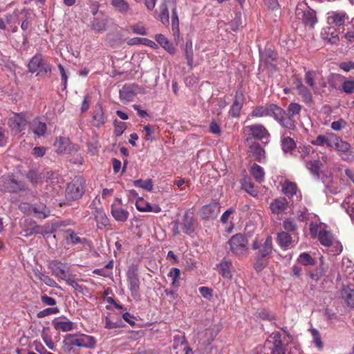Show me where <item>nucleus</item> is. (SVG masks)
I'll return each mask as SVG.
<instances>
[{
	"mask_svg": "<svg viewBox=\"0 0 354 354\" xmlns=\"http://www.w3.org/2000/svg\"><path fill=\"white\" fill-rule=\"evenodd\" d=\"M230 251L233 254L243 257L248 254V240L241 234H236L231 237L227 242Z\"/></svg>",
	"mask_w": 354,
	"mask_h": 354,
	"instance_id": "f257e3e1",
	"label": "nucleus"
},
{
	"mask_svg": "<svg viewBox=\"0 0 354 354\" xmlns=\"http://www.w3.org/2000/svg\"><path fill=\"white\" fill-rule=\"evenodd\" d=\"M64 342L71 346H78L86 348H93L96 345V341L93 336L86 334H68L66 336Z\"/></svg>",
	"mask_w": 354,
	"mask_h": 354,
	"instance_id": "f03ea898",
	"label": "nucleus"
},
{
	"mask_svg": "<svg viewBox=\"0 0 354 354\" xmlns=\"http://www.w3.org/2000/svg\"><path fill=\"white\" fill-rule=\"evenodd\" d=\"M85 192V180L77 176L68 183L66 189V196L68 199L76 200L82 196Z\"/></svg>",
	"mask_w": 354,
	"mask_h": 354,
	"instance_id": "7ed1b4c3",
	"label": "nucleus"
},
{
	"mask_svg": "<svg viewBox=\"0 0 354 354\" xmlns=\"http://www.w3.org/2000/svg\"><path fill=\"white\" fill-rule=\"evenodd\" d=\"M28 66L30 73L37 72V76L44 75L51 71L50 64L40 54L35 55L29 62Z\"/></svg>",
	"mask_w": 354,
	"mask_h": 354,
	"instance_id": "20e7f679",
	"label": "nucleus"
},
{
	"mask_svg": "<svg viewBox=\"0 0 354 354\" xmlns=\"http://www.w3.org/2000/svg\"><path fill=\"white\" fill-rule=\"evenodd\" d=\"M29 119L28 115L26 113H13L9 118L8 124L14 133H19L26 129Z\"/></svg>",
	"mask_w": 354,
	"mask_h": 354,
	"instance_id": "39448f33",
	"label": "nucleus"
},
{
	"mask_svg": "<svg viewBox=\"0 0 354 354\" xmlns=\"http://www.w3.org/2000/svg\"><path fill=\"white\" fill-rule=\"evenodd\" d=\"M274 120L281 127L289 130H294L296 128V123L294 120L287 114V111L277 106L274 115Z\"/></svg>",
	"mask_w": 354,
	"mask_h": 354,
	"instance_id": "423d86ee",
	"label": "nucleus"
},
{
	"mask_svg": "<svg viewBox=\"0 0 354 354\" xmlns=\"http://www.w3.org/2000/svg\"><path fill=\"white\" fill-rule=\"evenodd\" d=\"M243 132L248 135L247 140L252 138L261 140L270 136L266 128L261 124L246 126L243 127Z\"/></svg>",
	"mask_w": 354,
	"mask_h": 354,
	"instance_id": "0eeeda50",
	"label": "nucleus"
},
{
	"mask_svg": "<svg viewBox=\"0 0 354 354\" xmlns=\"http://www.w3.org/2000/svg\"><path fill=\"white\" fill-rule=\"evenodd\" d=\"M127 277L129 288L131 292V295L136 297L138 295L140 288V280L138 276L137 267L135 266H130L127 271Z\"/></svg>",
	"mask_w": 354,
	"mask_h": 354,
	"instance_id": "6e6552de",
	"label": "nucleus"
},
{
	"mask_svg": "<svg viewBox=\"0 0 354 354\" xmlns=\"http://www.w3.org/2000/svg\"><path fill=\"white\" fill-rule=\"evenodd\" d=\"M277 105L274 104H266L254 107L249 115L252 118H263L272 116L274 118Z\"/></svg>",
	"mask_w": 354,
	"mask_h": 354,
	"instance_id": "1a4fd4ad",
	"label": "nucleus"
},
{
	"mask_svg": "<svg viewBox=\"0 0 354 354\" xmlns=\"http://www.w3.org/2000/svg\"><path fill=\"white\" fill-rule=\"evenodd\" d=\"M48 268L53 274L65 281L70 275L68 274V266L58 260H53L48 263Z\"/></svg>",
	"mask_w": 354,
	"mask_h": 354,
	"instance_id": "9d476101",
	"label": "nucleus"
},
{
	"mask_svg": "<svg viewBox=\"0 0 354 354\" xmlns=\"http://www.w3.org/2000/svg\"><path fill=\"white\" fill-rule=\"evenodd\" d=\"M296 15L299 19L302 20V22L310 28H313L317 22L316 12L312 9H307L303 10L300 8H297Z\"/></svg>",
	"mask_w": 354,
	"mask_h": 354,
	"instance_id": "9b49d317",
	"label": "nucleus"
},
{
	"mask_svg": "<svg viewBox=\"0 0 354 354\" xmlns=\"http://www.w3.org/2000/svg\"><path fill=\"white\" fill-rule=\"evenodd\" d=\"M221 205L218 202H213L202 207L201 216L204 220H213L220 212Z\"/></svg>",
	"mask_w": 354,
	"mask_h": 354,
	"instance_id": "f8f14e48",
	"label": "nucleus"
},
{
	"mask_svg": "<svg viewBox=\"0 0 354 354\" xmlns=\"http://www.w3.org/2000/svg\"><path fill=\"white\" fill-rule=\"evenodd\" d=\"M269 342L272 343L271 354H287L286 345L281 340V335L279 332L272 333Z\"/></svg>",
	"mask_w": 354,
	"mask_h": 354,
	"instance_id": "ddd939ff",
	"label": "nucleus"
},
{
	"mask_svg": "<svg viewBox=\"0 0 354 354\" xmlns=\"http://www.w3.org/2000/svg\"><path fill=\"white\" fill-rule=\"evenodd\" d=\"M253 250H259V254L261 257H266L272 252V239L270 236H268L261 245H259L258 241L255 240L252 244Z\"/></svg>",
	"mask_w": 354,
	"mask_h": 354,
	"instance_id": "4468645a",
	"label": "nucleus"
},
{
	"mask_svg": "<svg viewBox=\"0 0 354 354\" xmlns=\"http://www.w3.org/2000/svg\"><path fill=\"white\" fill-rule=\"evenodd\" d=\"M218 273L225 279H231L234 272V268L230 260L223 259L217 266Z\"/></svg>",
	"mask_w": 354,
	"mask_h": 354,
	"instance_id": "2eb2a0df",
	"label": "nucleus"
},
{
	"mask_svg": "<svg viewBox=\"0 0 354 354\" xmlns=\"http://www.w3.org/2000/svg\"><path fill=\"white\" fill-rule=\"evenodd\" d=\"M289 206L288 200L284 197H279L274 199L270 205L272 213L279 214L285 212Z\"/></svg>",
	"mask_w": 354,
	"mask_h": 354,
	"instance_id": "dca6fc26",
	"label": "nucleus"
},
{
	"mask_svg": "<svg viewBox=\"0 0 354 354\" xmlns=\"http://www.w3.org/2000/svg\"><path fill=\"white\" fill-rule=\"evenodd\" d=\"M282 192L289 198L296 196L297 201H300L301 200V194L298 192L297 185L295 183L286 180L282 185Z\"/></svg>",
	"mask_w": 354,
	"mask_h": 354,
	"instance_id": "f3484780",
	"label": "nucleus"
},
{
	"mask_svg": "<svg viewBox=\"0 0 354 354\" xmlns=\"http://www.w3.org/2000/svg\"><path fill=\"white\" fill-rule=\"evenodd\" d=\"M334 139H336V135L333 133H327L325 135H319L315 140L311 141V143L317 146H326L329 148L332 147L334 142Z\"/></svg>",
	"mask_w": 354,
	"mask_h": 354,
	"instance_id": "a211bd4d",
	"label": "nucleus"
},
{
	"mask_svg": "<svg viewBox=\"0 0 354 354\" xmlns=\"http://www.w3.org/2000/svg\"><path fill=\"white\" fill-rule=\"evenodd\" d=\"M30 130L38 137L44 136L47 131L46 122L39 118L32 120L29 124Z\"/></svg>",
	"mask_w": 354,
	"mask_h": 354,
	"instance_id": "6ab92c4d",
	"label": "nucleus"
},
{
	"mask_svg": "<svg viewBox=\"0 0 354 354\" xmlns=\"http://www.w3.org/2000/svg\"><path fill=\"white\" fill-rule=\"evenodd\" d=\"M106 118L104 116L101 104H97L94 107L92 116V124L95 127H100L105 124Z\"/></svg>",
	"mask_w": 354,
	"mask_h": 354,
	"instance_id": "aec40b11",
	"label": "nucleus"
},
{
	"mask_svg": "<svg viewBox=\"0 0 354 354\" xmlns=\"http://www.w3.org/2000/svg\"><path fill=\"white\" fill-rule=\"evenodd\" d=\"M108 23L107 16L102 12H100L92 21L91 28L97 32H102L106 30Z\"/></svg>",
	"mask_w": 354,
	"mask_h": 354,
	"instance_id": "412c9836",
	"label": "nucleus"
},
{
	"mask_svg": "<svg viewBox=\"0 0 354 354\" xmlns=\"http://www.w3.org/2000/svg\"><path fill=\"white\" fill-rule=\"evenodd\" d=\"M111 214L116 221L125 222L127 221L129 213L127 209L113 203L111 207Z\"/></svg>",
	"mask_w": 354,
	"mask_h": 354,
	"instance_id": "4be33fe9",
	"label": "nucleus"
},
{
	"mask_svg": "<svg viewBox=\"0 0 354 354\" xmlns=\"http://www.w3.org/2000/svg\"><path fill=\"white\" fill-rule=\"evenodd\" d=\"M248 153L256 161L261 162L265 159V151L258 142H254L250 146Z\"/></svg>",
	"mask_w": 354,
	"mask_h": 354,
	"instance_id": "5701e85b",
	"label": "nucleus"
},
{
	"mask_svg": "<svg viewBox=\"0 0 354 354\" xmlns=\"http://www.w3.org/2000/svg\"><path fill=\"white\" fill-rule=\"evenodd\" d=\"M328 21L330 24H335V26H340L343 25L348 19V16L346 12L343 11H333L328 13Z\"/></svg>",
	"mask_w": 354,
	"mask_h": 354,
	"instance_id": "b1692460",
	"label": "nucleus"
},
{
	"mask_svg": "<svg viewBox=\"0 0 354 354\" xmlns=\"http://www.w3.org/2000/svg\"><path fill=\"white\" fill-rule=\"evenodd\" d=\"M93 214L98 229H102L109 225V219L103 209L96 208Z\"/></svg>",
	"mask_w": 354,
	"mask_h": 354,
	"instance_id": "393cba45",
	"label": "nucleus"
},
{
	"mask_svg": "<svg viewBox=\"0 0 354 354\" xmlns=\"http://www.w3.org/2000/svg\"><path fill=\"white\" fill-rule=\"evenodd\" d=\"M180 225L185 234H191L194 232L193 216L187 212L185 213L183 221Z\"/></svg>",
	"mask_w": 354,
	"mask_h": 354,
	"instance_id": "a878e982",
	"label": "nucleus"
},
{
	"mask_svg": "<svg viewBox=\"0 0 354 354\" xmlns=\"http://www.w3.org/2000/svg\"><path fill=\"white\" fill-rule=\"evenodd\" d=\"M32 273L37 279L42 281L46 286H48L49 287H53V288L57 287V283L53 278L50 277L48 275L44 274L43 272H41L37 268H33Z\"/></svg>",
	"mask_w": 354,
	"mask_h": 354,
	"instance_id": "bb28decb",
	"label": "nucleus"
},
{
	"mask_svg": "<svg viewBox=\"0 0 354 354\" xmlns=\"http://www.w3.org/2000/svg\"><path fill=\"white\" fill-rule=\"evenodd\" d=\"M301 110V106L299 104L292 102L287 107L286 111L287 114L297 123V121L299 120L300 118Z\"/></svg>",
	"mask_w": 354,
	"mask_h": 354,
	"instance_id": "cd10ccee",
	"label": "nucleus"
},
{
	"mask_svg": "<svg viewBox=\"0 0 354 354\" xmlns=\"http://www.w3.org/2000/svg\"><path fill=\"white\" fill-rule=\"evenodd\" d=\"M243 103V95L241 93H236L235 100L232 104L231 113L234 117H237L242 108Z\"/></svg>",
	"mask_w": 354,
	"mask_h": 354,
	"instance_id": "c85d7f7f",
	"label": "nucleus"
},
{
	"mask_svg": "<svg viewBox=\"0 0 354 354\" xmlns=\"http://www.w3.org/2000/svg\"><path fill=\"white\" fill-rule=\"evenodd\" d=\"M111 4L122 15H126L130 10V6L126 0H111Z\"/></svg>",
	"mask_w": 354,
	"mask_h": 354,
	"instance_id": "c756f323",
	"label": "nucleus"
},
{
	"mask_svg": "<svg viewBox=\"0 0 354 354\" xmlns=\"http://www.w3.org/2000/svg\"><path fill=\"white\" fill-rule=\"evenodd\" d=\"M319 241L320 243L326 247H330L333 242V236L332 234L324 229L319 231Z\"/></svg>",
	"mask_w": 354,
	"mask_h": 354,
	"instance_id": "7c9ffc66",
	"label": "nucleus"
},
{
	"mask_svg": "<svg viewBox=\"0 0 354 354\" xmlns=\"http://www.w3.org/2000/svg\"><path fill=\"white\" fill-rule=\"evenodd\" d=\"M334 142L330 148L334 149L339 152H346L350 148L351 145L348 142L344 141L340 137L336 135V139H334Z\"/></svg>",
	"mask_w": 354,
	"mask_h": 354,
	"instance_id": "2f4dec72",
	"label": "nucleus"
},
{
	"mask_svg": "<svg viewBox=\"0 0 354 354\" xmlns=\"http://www.w3.org/2000/svg\"><path fill=\"white\" fill-rule=\"evenodd\" d=\"M156 40L167 51L171 54L174 53L175 49L172 43L169 41L163 35H157L156 36Z\"/></svg>",
	"mask_w": 354,
	"mask_h": 354,
	"instance_id": "473e14b6",
	"label": "nucleus"
},
{
	"mask_svg": "<svg viewBox=\"0 0 354 354\" xmlns=\"http://www.w3.org/2000/svg\"><path fill=\"white\" fill-rule=\"evenodd\" d=\"M277 241L281 247L288 248L290 246L292 239L288 232H281L278 233Z\"/></svg>",
	"mask_w": 354,
	"mask_h": 354,
	"instance_id": "72a5a7b5",
	"label": "nucleus"
},
{
	"mask_svg": "<svg viewBox=\"0 0 354 354\" xmlns=\"http://www.w3.org/2000/svg\"><path fill=\"white\" fill-rule=\"evenodd\" d=\"M326 268L324 267L323 263H321L319 267H317L316 269H315L313 271H312L310 273V277L315 281H319L323 277L325 276L326 273Z\"/></svg>",
	"mask_w": 354,
	"mask_h": 354,
	"instance_id": "f704fd0d",
	"label": "nucleus"
},
{
	"mask_svg": "<svg viewBox=\"0 0 354 354\" xmlns=\"http://www.w3.org/2000/svg\"><path fill=\"white\" fill-rule=\"evenodd\" d=\"M250 172L257 181L260 183L263 180L265 173L261 166L254 164L251 167Z\"/></svg>",
	"mask_w": 354,
	"mask_h": 354,
	"instance_id": "c9c22d12",
	"label": "nucleus"
},
{
	"mask_svg": "<svg viewBox=\"0 0 354 354\" xmlns=\"http://www.w3.org/2000/svg\"><path fill=\"white\" fill-rule=\"evenodd\" d=\"M53 324H54V327L56 330H61L62 332H68V331H71L73 329V323L71 321L54 322Z\"/></svg>",
	"mask_w": 354,
	"mask_h": 354,
	"instance_id": "e433bc0d",
	"label": "nucleus"
},
{
	"mask_svg": "<svg viewBox=\"0 0 354 354\" xmlns=\"http://www.w3.org/2000/svg\"><path fill=\"white\" fill-rule=\"evenodd\" d=\"M134 96L132 88L129 86H124L120 91V97L127 102L131 101Z\"/></svg>",
	"mask_w": 354,
	"mask_h": 354,
	"instance_id": "4c0bfd02",
	"label": "nucleus"
},
{
	"mask_svg": "<svg viewBox=\"0 0 354 354\" xmlns=\"http://www.w3.org/2000/svg\"><path fill=\"white\" fill-rule=\"evenodd\" d=\"M282 149L285 152H288L294 149L296 147L295 140L290 137H283L281 139Z\"/></svg>",
	"mask_w": 354,
	"mask_h": 354,
	"instance_id": "58836bf2",
	"label": "nucleus"
},
{
	"mask_svg": "<svg viewBox=\"0 0 354 354\" xmlns=\"http://www.w3.org/2000/svg\"><path fill=\"white\" fill-rule=\"evenodd\" d=\"M180 275V271L178 268H172L170 269L168 276L171 278V285L174 288H177L179 286V279Z\"/></svg>",
	"mask_w": 354,
	"mask_h": 354,
	"instance_id": "ea45409f",
	"label": "nucleus"
},
{
	"mask_svg": "<svg viewBox=\"0 0 354 354\" xmlns=\"http://www.w3.org/2000/svg\"><path fill=\"white\" fill-rule=\"evenodd\" d=\"M124 326L121 319L113 321L110 317L106 316L105 317V325L104 327L107 329H115L118 328H122Z\"/></svg>",
	"mask_w": 354,
	"mask_h": 354,
	"instance_id": "a19ab883",
	"label": "nucleus"
},
{
	"mask_svg": "<svg viewBox=\"0 0 354 354\" xmlns=\"http://www.w3.org/2000/svg\"><path fill=\"white\" fill-rule=\"evenodd\" d=\"M185 53L187 64L192 68L193 66V49L192 41H187L186 42Z\"/></svg>",
	"mask_w": 354,
	"mask_h": 354,
	"instance_id": "79ce46f5",
	"label": "nucleus"
},
{
	"mask_svg": "<svg viewBox=\"0 0 354 354\" xmlns=\"http://www.w3.org/2000/svg\"><path fill=\"white\" fill-rule=\"evenodd\" d=\"M342 91L346 94L354 93V78H345L342 84Z\"/></svg>",
	"mask_w": 354,
	"mask_h": 354,
	"instance_id": "37998d69",
	"label": "nucleus"
},
{
	"mask_svg": "<svg viewBox=\"0 0 354 354\" xmlns=\"http://www.w3.org/2000/svg\"><path fill=\"white\" fill-rule=\"evenodd\" d=\"M136 207L140 212H151L152 206L145 201L142 198H139L136 202Z\"/></svg>",
	"mask_w": 354,
	"mask_h": 354,
	"instance_id": "c03bdc74",
	"label": "nucleus"
},
{
	"mask_svg": "<svg viewBox=\"0 0 354 354\" xmlns=\"http://www.w3.org/2000/svg\"><path fill=\"white\" fill-rule=\"evenodd\" d=\"M33 212L39 218H46L50 215V210L46 206L40 205L33 207Z\"/></svg>",
	"mask_w": 354,
	"mask_h": 354,
	"instance_id": "a18cd8bd",
	"label": "nucleus"
},
{
	"mask_svg": "<svg viewBox=\"0 0 354 354\" xmlns=\"http://www.w3.org/2000/svg\"><path fill=\"white\" fill-rule=\"evenodd\" d=\"M298 94L302 97L303 101L309 104L312 102L313 95L310 91L305 86L297 91Z\"/></svg>",
	"mask_w": 354,
	"mask_h": 354,
	"instance_id": "49530a36",
	"label": "nucleus"
},
{
	"mask_svg": "<svg viewBox=\"0 0 354 354\" xmlns=\"http://www.w3.org/2000/svg\"><path fill=\"white\" fill-rule=\"evenodd\" d=\"M305 71V82L306 83L310 86L311 88H315V77L316 76V71L306 70L304 68Z\"/></svg>",
	"mask_w": 354,
	"mask_h": 354,
	"instance_id": "de8ad7c7",
	"label": "nucleus"
},
{
	"mask_svg": "<svg viewBox=\"0 0 354 354\" xmlns=\"http://www.w3.org/2000/svg\"><path fill=\"white\" fill-rule=\"evenodd\" d=\"M133 185L136 187H141L147 191H151L153 189V184L151 179H147L145 180H136L133 181Z\"/></svg>",
	"mask_w": 354,
	"mask_h": 354,
	"instance_id": "09e8293b",
	"label": "nucleus"
},
{
	"mask_svg": "<svg viewBox=\"0 0 354 354\" xmlns=\"http://www.w3.org/2000/svg\"><path fill=\"white\" fill-rule=\"evenodd\" d=\"M160 20L163 25L168 26L169 24V10L165 4L160 6Z\"/></svg>",
	"mask_w": 354,
	"mask_h": 354,
	"instance_id": "8fccbe9b",
	"label": "nucleus"
},
{
	"mask_svg": "<svg viewBox=\"0 0 354 354\" xmlns=\"http://www.w3.org/2000/svg\"><path fill=\"white\" fill-rule=\"evenodd\" d=\"M310 331L313 337L315 345L319 349H322L323 348V343L319 332L316 328H311Z\"/></svg>",
	"mask_w": 354,
	"mask_h": 354,
	"instance_id": "3c124183",
	"label": "nucleus"
},
{
	"mask_svg": "<svg viewBox=\"0 0 354 354\" xmlns=\"http://www.w3.org/2000/svg\"><path fill=\"white\" fill-rule=\"evenodd\" d=\"M342 297L344 298L348 306L354 307V290L351 289L344 290Z\"/></svg>",
	"mask_w": 354,
	"mask_h": 354,
	"instance_id": "603ef678",
	"label": "nucleus"
},
{
	"mask_svg": "<svg viewBox=\"0 0 354 354\" xmlns=\"http://www.w3.org/2000/svg\"><path fill=\"white\" fill-rule=\"evenodd\" d=\"M298 261L304 266L313 265L315 263L311 256L306 252H304L299 255Z\"/></svg>",
	"mask_w": 354,
	"mask_h": 354,
	"instance_id": "864d4df0",
	"label": "nucleus"
},
{
	"mask_svg": "<svg viewBox=\"0 0 354 354\" xmlns=\"http://www.w3.org/2000/svg\"><path fill=\"white\" fill-rule=\"evenodd\" d=\"M243 189L253 196H256L258 194V190L254 187V185L248 180L245 179L243 183Z\"/></svg>",
	"mask_w": 354,
	"mask_h": 354,
	"instance_id": "5fc2aeb1",
	"label": "nucleus"
},
{
	"mask_svg": "<svg viewBox=\"0 0 354 354\" xmlns=\"http://www.w3.org/2000/svg\"><path fill=\"white\" fill-rule=\"evenodd\" d=\"M127 129V124L118 120L114 121V133L116 136H120Z\"/></svg>",
	"mask_w": 354,
	"mask_h": 354,
	"instance_id": "6e6d98bb",
	"label": "nucleus"
},
{
	"mask_svg": "<svg viewBox=\"0 0 354 354\" xmlns=\"http://www.w3.org/2000/svg\"><path fill=\"white\" fill-rule=\"evenodd\" d=\"M59 312V310L57 307L47 308H45V309L39 311L37 313V317L43 318V317H47L50 315L57 314Z\"/></svg>",
	"mask_w": 354,
	"mask_h": 354,
	"instance_id": "4d7b16f0",
	"label": "nucleus"
},
{
	"mask_svg": "<svg viewBox=\"0 0 354 354\" xmlns=\"http://www.w3.org/2000/svg\"><path fill=\"white\" fill-rule=\"evenodd\" d=\"M171 26L174 33L178 32L179 20L176 8L172 10L171 15Z\"/></svg>",
	"mask_w": 354,
	"mask_h": 354,
	"instance_id": "13d9d810",
	"label": "nucleus"
},
{
	"mask_svg": "<svg viewBox=\"0 0 354 354\" xmlns=\"http://www.w3.org/2000/svg\"><path fill=\"white\" fill-rule=\"evenodd\" d=\"M261 58L267 64H271L276 59V55L272 50L269 49L261 53Z\"/></svg>",
	"mask_w": 354,
	"mask_h": 354,
	"instance_id": "bf43d9fd",
	"label": "nucleus"
},
{
	"mask_svg": "<svg viewBox=\"0 0 354 354\" xmlns=\"http://www.w3.org/2000/svg\"><path fill=\"white\" fill-rule=\"evenodd\" d=\"M28 179L33 184H37L41 179V175L36 171H30L27 174Z\"/></svg>",
	"mask_w": 354,
	"mask_h": 354,
	"instance_id": "052dcab7",
	"label": "nucleus"
},
{
	"mask_svg": "<svg viewBox=\"0 0 354 354\" xmlns=\"http://www.w3.org/2000/svg\"><path fill=\"white\" fill-rule=\"evenodd\" d=\"M67 142H68V140L66 138H63V137H59L56 139L54 145H55V147H57V151L59 153H64L66 151V149L65 147H62V145L66 144Z\"/></svg>",
	"mask_w": 354,
	"mask_h": 354,
	"instance_id": "680f3d73",
	"label": "nucleus"
},
{
	"mask_svg": "<svg viewBox=\"0 0 354 354\" xmlns=\"http://www.w3.org/2000/svg\"><path fill=\"white\" fill-rule=\"evenodd\" d=\"M9 183L10 185V188L11 192L25 189V185L23 183L17 182L15 179H10Z\"/></svg>",
	"mask_w": 354,
	"mask_h": 354,
	"instance_id": "e2e57ef3",
	"label": "nucleus"
},
{
	"mask_svg": "<svg viewBox=\"0 0 354 354\" xmlns=\"http://www.w3.org/2000/svg\"><path fill=\"white\" fill-rule=\"evenodd\" d=\"M131 28L133 32L135 34L142 35V36L147 35V34L145 28L141 24H134L131 27Z\"/></svg>",
	"mask_w": 354,
	"mask_h": 354,
	"instance_id": "0e129e2a",
	"label": "nucleus"
},
{
	"mask_svg": "<svg viewBox=\"0 0 354 354\" xmlns=\"http://www.w3.org/2000/svg\"><path fill=\"white\" fill-rule=\"evenodd\" d=\"M283 227L288 231H295L297 229V225L295 221L291 218H288L283 223Z\"/></svg>",
	"mask_w": 354,
	"mask_h": 354,
	"instance_id": "69168bd1",
	"label": "nucleus"
},
{
	"mask_svg": "<svg viewBox=\"0 0 354 354\" xmlns=\"http://www.w3.org/2000/svg\"><path fill=\"white\" fill-rule=\"evenodd\" d=\"M149 41V39L147 38L133 37L127 39V44L130 46L139 45L142 44H147Z\"/></svg>",
	"mask_w": 354,
	"mask_h": 354,
	"instance_id": "338daca9",
	"label": "nucleus"
},
{
	"mask_svg": "<svg viewBox=\"0 0 354 354\" xmlns=\"http://www.w3.org/2000/svg\"><path fill=\"white\" fill-rule=\"evenodd\" d=\"M306 162L307 167L311 171V172L316 176H319V161L315 160L314 162H312L309 160Z\"/></svg>",
	"mask_w": 354,
	"mask_h": 354,
	"instance_id": "774afa93",
	"label": "nucleus"
}]
</instances>
